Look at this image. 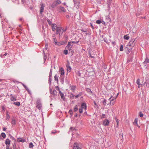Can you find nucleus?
<instances>
[{
  "instance_id": "nucleus-1",
  "label": "nucleus",
  "mask_w": 149,
  "mask_h": 149,
  "mask_svg": "<svg viewBox=\"0 0 149 149\" xmlns=\"http://www.w3.org/2000/svg\"><path fill=\"white\" fill-rule=\"evenodd\" d=\"M82 144L80 142H75L73 145V149H81L82 148Z\"/></svg>"
},
{
  "instance_id": "nucleus-2",
  "label": "nucleus",
  "mask_w": 149,
  "mask_h": 149,
  "mask_svg": "<svg viewBox=\"0 0 149 149\" xmlns=\"http://www.w3.org/2000/svg\"><path fill=\"white\" fill-rule=\"evenodd\" d=\"M36 107L38 109L40 110L42 108V104L41 100L38 99L36 102Z\"/></svg>"
},
{
  "instance_id": "nucleus-3",
  "label": "nucleus",
  "mask_w": 149,
  "mask_h": 149,
  "mask_svg": "<svg viewBox=\"0 0 149 149\" xmlns=\"http://www.w3.org/2000/svg\"><path fill=\"white\" fill-rule=\"evenodd\" d=\"M136 39V38H135V39L133 38V39H131L130 41L129 42L128 44V45H127L128 46H129V47H133L135 45L136 43L135 42Z\"/></svg>"
},
{
  "instance_id": "nucleus-4",
  "label": "nucleus",
  "mask_w": 149,
  "mask_h": 149,
  "mask_svg": "<svg viewBox=\"0 0 149 149\" xmlns=\"http://www.w3.org/2000/svg\"><path fill=\"white\" fill-rule=\"evenodd\" d=\"M52 69L51 68L50 71L49 72V80H48V83L49 84V86H50L51 85V81H52Z\"/></svg>"
},
{
  "instance_id": "nucleus-5",
  "label": "nucleus",
  "mask_w": 149,
  "mask_h": 149,
  "mask_svg": "<svg viewBox=\"0 0 149 149\" xmlns=\"http://www.w3.org/2000/svg\"><path fill=\"white\" fill-rule=\"evenodd\" d=\"M77 131V130L75 129V128L71 127L69 129V131L68 132L69 134H70V133H71L72 136L74 134V133Z\"/></svg>"
},
{
  "instance_id": "nucleus-6",
  "label": "nucleus",
  "mask_w": 149,
  "mask_h": 149,
  "mask_svg": "<svg viewBox=\"0 0 149 149\" xmlns=\"http://www.w3.org/2000/svg\"><path fill=\"white\" fill-rule=\"evenodd\" d=\"M71 42H68L67 45L65 47V49H68L69 51H70L72 49V47L73 46V44H71Z\"/></svg>"
},
{
  "instance_id": "nucleus-7",
  "label": "nucleus",
  "mask_w": 149,
  "mask_h": 149,
  "mask_svg": "<svg viewBox=\"0 0 149 149\" xmlns=\"http://www.w3.org/2000/svg\"><path fill=\"white\" fill-rule=\"evenodd\" d=\"M74 3V6L77 9L80 8L79 0H72Z\"/></svg>"
},
{
  "instance_id": "nucleus-8",
  "label": "nucleus",
  "mask_w": 149,
  "mask_h": 149,
  "mask_svg": "<svg viewBox=\"0 0 149 149\" xmlns=\"http://www.w3.org/2000/svg\"><path fill=\"white\" fill-rule=\"evenodd\" d=\"M66 66L67 68V71L69 72H70L72 68L71 66H70V62L68 61H67V63L66 64Z\"/></svg>"
},
{
  "instance_id": "nucleus-9",
  "label": "nucleus",
  "mask_w": 149,
  "mask_h": 149,
  "mask_svg": "<svg viewBox=\"0 0 149 149\" xmlns=\"http://www.w3.org/2000/svg\"><path fill=\"white\" fill-rule=\"evenodd\" d=\"M110 121L109 120L105 119L103 122V125L104 126H108L109 125Z\"/></svg>"
},
{
  "instance_id": "nucleus-10",
  "label": "nucleus",
  "mask_w": 149,
  "mask_h": 149,
  "mask_svg": "<svg viewBox=\"0 0 149 149\" xmlns=\"http://www.w3.org/2000/svg\"><path fill=\"white\" fill-rule=\"evenodd\" d=\"M67 42V41H61L59 42H58L56 45H57L58 46L64 45L66 44Z\"/></svg>"
},
{
  "instance_id": "nucleus-11",
  "label": "nucleus",
  "mask_w": 149,
  "mask_h": 149,
  "mask_svg": "<svg viewBox=\"0 0 149 149\" xmlns=\"http://www.w3.org/2000/svg\"><path fill=\"white\" fill-rule=\"evenodd\" d=\"M69 88H70V90L71 91H72V92H74L76 90V86L71 85L70 84Z\"/></svg>"
},
{
  "instance_id": "nucleus-12",
  "label": "nucleus",
  "mask_w": 149,
  "mask_h": 149,
  "mask_svg": "<svg viewBox=\"0 0 149 149\" xmlns=\"http://www.w3.org/2000/svg\"><path fill=\"white\" fill-rule=\"evenodd\" d=\"M81 108L84 109L85 111H86L87 109V107L86 104L85 102L81 103Z\"/></svg>"
},
{
  "instance_id": "nucleus-13",
  "label": "nucleus",
  "mask_w": 149,
  "mask_h": 149,
  "mask_svg": "<svg viewBox=\"0 0 149 149\" xmlns=\"http://www.w3.org/2000/svg\"><path fill=\"white\" fill-rule=\"evenodd\" d=\"M5 143L6 146H10V141L8 138L6 139L5 141Z\"/></svg>"
},
{
  "instance_id": "nucleus-14",
  "label": "nucleus",
  "mask_w": 149,
  "mask_h": 149,
  "mask_svg": "<svg viewBox=\"0 0 149 149\" xmlns=\"http://www.w3.org/2000/svg\"><path fill=\"white\" fill-rule=\"evenodd\" d=\"M59 72L60 73L61 76H63L65 74V72L64 69L63 67H61L60 68Z\"/></svg>"
},
{
  "instance_id": "nucleus-15",
  "label": "nucleus",
  "mask_w": 149,
  "mask_h": 149,
  "mask_svg": "<svg viewBox=\"0 0 149 149\" xmlns=\"http://www.w3.org/2000/svg\"><path fill=\"white\" fill-rule=\"evenodd\" d=\"M111 1L112 0H107V4L108 5V9H110L111 8L110 6H111Z\"/></svg>"
},
{
  "instance_id": "nucleus-16",
  "label": "nucleus",
  "mask_w": 149,
  "mask_h": 149,
  "mask_svg": "<svg viewBox=\"0 0 149 149\" xmlns=\"http://www.w3.org/2000/svg\"><path fill=\"white\" fill-rule=\"evenodd\" d=\"M17 141L19 142H22V143L26 141L25 139L20 137L18 138L17 139Z\"/></svg>"
},
{
  "instance_id": "nucleus-17",
  "label": "nucleus",
  "mask_w": 149,
  "mask_h": 149,
  "mask_svg": "<svg viewBox=\"0 0 149 149\" xmlns=\"http://www.w3.org/2000/svg\"><path fill=\"white\" fill-rule=\"evenodd\" d=\"M59 80L62 84H63L64 82V77L62 76H60L59 77Z\"/></svg>"
},
{
  "instance_id": "nucleus-18",
  "label": "nucleus",
  "mask_w": 149,
  "mask_h": 149,
  "mask_svg": "<svg viewBox=\"0 0 149 149\" xmlns=\"http://www.w3.org/2000/svg\"><path fill=\"white\" fill-rule=\"evenodd\" d=\"M106 19L108 23L111 22V19L109 15L106 16Z\"/></svg>"
},
{
  "instance_id": "nucleus-19",
  "label": "nucleus",
  "mask_w": 149,
  "mask_h": 149,
  "mask_svg": "<svg viewBox=\"0 0 149 149\" xmlns=\"http://www.w3.org/2000/svg\"><path fill=\"white\" fill-rule=\"evenodd\" d=\"M58 30H59V36H61L62 35L63 32H62V27H58Z\"/></svg>"
},
{
  "instance_id": "nucleus-20",
  "label": "nucleus",
  "mask_w": 149,
  "mask_h": 149,
  "mask_svg": "<svg viewBox=\"0 0 149 149\" xmlns=\"http://www.w3.org/2000/svg\"><path fill=\"white\" fill-rule=\"evenodd\" d=\"M146 84V86L148 87H149V79H147L146 81L143 84V85Z\"/></svg>"
},
{
  "instance_id": "nucleus-21",
  "label": "nucleus",
  "mask_w": 149,
  "mask_h": 149,
  "mask_svg": "<svg viewBox=\"0 0 149 149\" xmlns=\"http://www.w3.org/2000/svg\"><path fill=\"white\" fill-rule=\"evenodd\" d=\"M148 63H149V58H148L147 56L146 57L145 60L143 62V63L146 65V64Z\"/></svg>"
},
{
  "instance_id": "nucleus-22",
  "label": "nucleus",
  "mask_w": 149,
  "mask_h": 149,
  "mask_svg": "<svg viewBox=\"0 0 149 149\" xmlns=\"http://www.w3.org/2000/svg\"><path fill=\"white\" fill-rule=\"evenodd\" d=\"M52 26V30L53 31H55L56 29H57V25L55 24H53Z\"/></svg>"
},
{
  "instance_id": "nucleus-23",
  "label": "nucleus",
  "mask_w": 149,
  "mask_h": 149,
  "mask_svg": "<svg viewBox=\"0 0 149 149\" xmlns=\"http://www.w3.org/2000/svg\"><path fill=\"white\" fill-rule=\"evenodd\" d=\"M11 124L12 126H14L16 125V122L15 119L14 118H13L12 119Z\"/></svg>"
},
{
  "instance_id": "nucleus-24",
  "label": "nucleus",
  "mask_w": 149,
  "mask_h": 149,
  "mask_svg": "<svg viewBox=\"0 0 149 149\" xmlns=\"http://www.w3.org/2000/svg\"><path fill=\"white\" fill-rule=\"evenodd\" d=\"M59 93L60 94V96L61 97V99L64 100L65 99V97L64 96L63 93L61 91H59Z\"/></svg>"
},
{
  "instance_id": "nucleus-25",
  "label": "nucleus",
  "mask_w": 149,
  "mask_h": 149,
  "mask_svg": "<svg viewBox=\"0 0 149 149\" xmlns=\"http://www.w3.org/2000/svg\"><path fill=\"white\" fill-rule=\"evenodd\" d=\"M10 96H11V97L10 98V100L13 102H14L17 100L16 98L14 97L13 96V94H11L10 95Z\"/></svg>"
},
{
  "instance_id": "nucleus-26",
  "label": "nucleus",
  "mask_w": 149,
  "mask_h": 149,
  "mask_svg": "<svg viewBox=\"0 0 149 149\" xmlns=\"http://www.w3.org/2000/svg\"><path fill=\"white\" fill-rule=\"evenodd\" d=\"M116 99V97H113L111 99V98H110L109 99V100L110 101V103H112V101H115V100Z\"/></svg>"
},
{
  "instance_id": "nucleus-27",
  "label": "nucleus",
  "mask_w": 149,
  "mask_h": 149,
  "mask_svg": "<svg viewBox=\"0 0 149 149\" xmlns=\"http://www.w3.org/2000/svg\"><path fill=\"white\" fill-rule=\"evenodd\" d=\"M58 5L56 4V3L54 2L51 5V7L52 8H55Z\"/></svg>"
},
{
  "instance_id": "nucleus-28",
  "label": "nucleus",
  "mask_w": 149,
  "mask_h": 149,
  "mask_svg": "<svg viewBox=\"0 0 149 149\" xmlns=\"http://www.w3.org/2000/svg\"><path fill=\"white\" fill-rule=\"evenodd\" d=\"M133 47L128 46L127 45L125 48H127L128 50V53H129L131 50V49Z\"/></svg>"
},
{
  "instance_id": "nucleus-29",
  "label": "nucleus",
  "mask_w": 149,
  "mask_h": 149,
  "mask_svg": "<svg viewBox=\"0 0 149 149\" xmlns=\"http://www.w3.org/2000/svg\"><path fill=\"white\" fill-rule=\"evenodd\" d=\"M138 121V120L137 118H136L134 120L133 123V125H138V123H137Z\"/></svg>"
},
{
  "instance_id": "nucleus-30",
  "label": "nucleus",
  "mask_w": 149,
  "mask_h": 149,
  "mask_svg": "<svg viewBox=\"0 0 149 149\" xmlns=\"http://www.w3.org/2000/svg\"><path fill=\"white\" fill-rule=\"evenodd\" d=\"M53 43L56 45H57L58 42L57 41V39L56 38H54L53 39Z\"/></svg>"
},
{
  "instance_id": "nucleus-31",
  "label": "nucleus",
  "mask_w": 149,
  "mask_h": 149,
  "mask_svg": "<svg viewBox=\"0 0 149 149\" xmlns=\"http://www.w3.org/2000/svg\"><path fill=\"white\" fill-rule=\"evenodd\" d=\"M45 6V4L44 3H41L40 4V9H44V7Z\"/></svg>"
},
{
  "instance_id": "nucleus-32",
  "label": "nucleus",
  "mask_w": 149,
  "mask_h": 149,
  "mask_svg": "<svg viewBox=\"0 0 149 149\" xmlns=\"http://www.w3.org/2000/svg\"><path fill=\"white\" fill-rule=\"evenodd\" d=\"M6 120H10V117L9 115V114L8 112H7L6 113Z\"/></svg>"
},
{
  "instance_id": "nucleus-33",
  "label": "nucleus",
  "mask_w": 149,
  "mask_h": 149,
  "mask_svg": "<svg viewBox=\"0 0 149 149\" xmlns=\"http://www.w3.org/2000/svg\"><path fill=\"white\" fill-rule=\"evenodd\" d=\"M13 103V104H14L16 105V106H19L20 105V102H14L13 103Z\"/></svg>"
},
{
  "instance_id": "nucleus-34",
  "label": "nucleus",
  "mask_w": 149,
  "mask_h": 149,
  "mask_svg": "<svg viewBox=\"0 0 149 149\" xmlns=\"http://www.w3.org/2000/svg\"><path fill=\"white\" fill-rule=\"evenodd\" d=\"M54 2L58 5L60 4L61 3V1L60 0H56Z\"/></svg>"
},
{
  "instance_id": "nucleus-35",
  "label": "nucleus",
  "mask_w": 149,
  "mask_h": 149,
  "mask_svg": "<svg viewBox=\"0 0 149 149\" xmlns=\"http://www.w3.org/2000/svg\"><path fill=\"white\" fill-rule=\"evenodd\" d=\"M124 38L125 39L128 40L129 39L130 37L128 35H126L124 36Z\"/></svg>"
},
{
  "instance_id": "nucleus-36",
  "label": "nucleus",
  "mask_w": 149,
  "mask_h": 149,
  "mask_svg": "<svg viewBox=\"0 0 149 149\" xmlns=\"http://www.w3.org/2000/svg\"><path fill=\"white\" fill-rule=\"evenodd\" d=\"M78 110V106L77 105H76L74 107V112H76Z\"/></svg>"
},
{
  "instance_id": "nucleus-37",
  "label": "nucleus",
  "mask_w": 149,
  "mask_h": 149,
  "mask_svg": "<svg viewBox=\"0 0 149 149\" xmlns=\"http://www.w3.org/2000/svg\"><path fill=\"white\" fill-rule=\"evenodd\" d=\"M54 80L55 81H57V83H58V77L56 75L54 77Z\"/></svg>"
},
{
  "instance_id": "nucleus-38",
  "label": "nucleus",
  "mask_w": 149,
  "mask_h": 149,
  "mask_svg": "<svg viewBox=\"0 0 149 149\" xmlns=\"http://www.w3.org/2000/svg\"><path fill=\"white\" fill-rule=\"evenodd\" d=\"M86 91L88 93H92V92L91 91V89L88 88H86Z\"/></svg>"
},
{
  "instance_id": "nucleus-39",
  "label": "nucleus",
  "mask_w": 149,
  "mask_h": 149,
  "mask_svg": "<svg viewBox=\"0 0 149 149\" xmlns=\"http://www.w3.org/2000/svg\"><path fill=\"white\" fill-rule=\"evenodd\" d=\"M52 94L54 95V97L56 95H57V91L55 89L53 90V91Z\"/></svg>"
},
{
  "instance_id": "nucleus-40",
  "label": "nucleus",
  "mask_w": 149,
  "mask_h": 149,
  "mask_svg": "<svg viewBox=\"0 0 149 149\" xmlns=\"http://www.w3.org/2000/svg\"><path fill=\"white\" fill-rule=\"evenodd\" d=\"M7 54V53H5V54L2 53L0 55V56L2 58H3V57L6 56Z\"/></svg>"
},
{
  "instance_id": "nucleus-41",
  "label": "nucleus",
  "mask_w": 149,
  "mask_h": 149,
  "mask_svg": "<svg viewBox=\"0 0 149 149\" xmlns=\"http://www.w3.org/2000/svg\"><path fill=\"white\" fill-rule=\"evenodd\" d=\"M1 136L4 139L6 138V135L5 133L4 132H2L1 134Z\"/></svg>"
},
{
  "instance_id": "nucleus-42",
  "label": "nucleus",
  "mask_w": 149,
  "mask_h": 149,
  "mask_svg": "<svg viewBox=\"0 0 149 149\" xmlns=\"http://www.w3.org/2000/svg\"><path fill=\"white\" fill-rule=\"evenodd\" d=\"M100 117L101 119H102L103 118H106V116L105 114L102 113V115H101L100 116Z\"/></svg>"
},
{
  "instance_id": "nucleus-43",
  "label": "nucleus",
  "mask_w": 149,
  "mask_h": 149,
  "mask_svg": "<svg viewBox=\"0 0 149 149\" xmlns=\"http://www.w3.org/2000/svg\"><path fill=\"white\" fill-rule=\"evenodd\" d=\"M33 145L32 142H31L29 143V148H33Z\"/></svg>"
},
{
  "instance_id": "nucleus-44",
  "label": "nucleus",
  "mask_w": 149,
  "mask_h": 149,
  "mask_svg": "<svg viewBox=\"0 0 149 149\" xmlns=\"http://www.w3.org/2000/svg\"><path fill=\"white\" fill-rule=\"evenodd\" d=\"M47 21V22L49 25H50L52 24V22L50 19H48Z\"/></svg>"
},
{
  "instance_id": "nucleus-45",
  "label": "nucleus",
  "mask_w": 149,
  "mask_h": 149,
  "mask_svg": "<svg viewBox=\"0 0 149 149\" xmlns=\"http://www.w3.org/2000/svg\"><path fill=\"white\" fill-rule=\"evenodd\" d=\"M63 53L65 55H67L68 53V51L67 49H65L63 51Z\"/></svg>"
},
{
  "instance_id": "nucleus-46",
  "label": "nucleus",
  "mask_w": 149,
  "mask_h": 149,
  "mask_svg": "<svg viewBox=\"0 0 149 149\" xmlns=\"http://www.w3.org/2000/svg\"><path fill=\"white\" fill-rule=\"evenodd\" d=\"M139 116L141 118H142L143 117V113H142V112L141 111H140L139 112Z\"/></svg>"
},
{
  "instance_id": "nucleus-47",
  "label": "nucleus",
  "mask_w": 149,
  "mask_h": 149,
  "mask_svg": "<svg viewBox=\"0 0 149 149\" xmlns=\"http://www.w3.org/2000/svg\"><path fill=\"white\" fill-rule=\"evenodd\" d=\"M74 97H75V95L71 93V95H70V98H71L72 99H73Z\"/></svg>"
},
{
  "instance_id": "nucleus-48",
  "label": "nucleus",
  "mask_w": 149,
  "mask_h": 149,
  "mask_svg": "<svg viewBox=\"0 0 149 149\" xmlns=\"http://www.w3.org/2000/svg\"><path fill=\"white\" fill-rule=\"evenodd\" d=\"M81 30L83 32H86L87 31V29H82Z\"/></svg>"
},
{
  "instance_id": "nucleus-49",
  "label": "nucleus",
  "mask_w": 149,
  "mask_h": 149,
  "mask_svg": "<svg viewBox=\"0 0 149 149\" xmlns=\"http://www.w3.org/2000/svg\"><path fill=\"white\" fill-rule=\"evenodd\" d=\"M69 113L70 114V115L72 116L73 114V111L72 109H70L69 110Z\"/></svg>"
},
{
  "instance_id": "nucleus-50",
  "label": "nucleus",
  "mask_w": 149,
  "mask_h": 149,
  "mask_svg": "<svg viewBox=\"0 0 149 149\" xmlns=\"http://www.w3.org/2000/svg\"><path fill=\"white\" fill-rule=\"evenodd\" d=\"M102 102L104 106H106V101L105 99H104V100Z\"/></svg>"
},
{
  "instance_id": "nucleus-51",
  "label": "nucleus",
  "mask_w": 149,
  "mask_h": 149,
  "mask_svg": "<svg viewBox=\"0 0 149 149\" xmlns=\"http://www.w3.org/2000/svg\"><path fill=\"white\" fill-rule=\"evenodd\" d=\"M104 40L105 42L108 44L109 43L108 42V40L107 38L104 37Z\"/></svg>"
},
{
  "instance_id": "nucleus-52",
  "label": "nucleus",
  "mask_w": 149,
  "mask_h": 149,
  "mask_svg": "<svg viewBox=\"0 0 149 149\" xmlns=\"http://www.w3.org/2000/svg\"><path fill=\"white\" fill-rule=\"evenodd\" d=\"M120 51H123V48L122 45H121L120 48Z\"/></svg>"
},
{
  "instance_id": "nucleus-53",
  "label": "nucleus",
  "mask_w": 149,
  "mask_h": 149,
  "mask_svg": "<svg viewBox=\"0 0 149 149\" xmlns=\"http://www.w3.org/2000/svg\"><path fill=\"white\" fill-rule=\"evenodd\" d=\"M116 120L117 123V127H118V126L119 121L116 118Z\"/></svg>"
},
{
  "instance_id": "nucleus-54",
  "label": "nucleus",
  "mask_w": 149,
  "mask_h": 149,
  "mask_svg": "<svg viewBox=\"0 0 149 149\" xmlns=\"http://www.w3.org/2000/svg\"><path fill=\"white\" fill-rule=\"evenodd\" d=\"M47 58V55L46 54L45 55H44L43 59L44 61V63H45V61L46 60Z\"/></svg>"
},
{
  "instance_id": "nucleus-55",
  "label": "nucleus",
  "mask_w": 149,
  "mask_h": 149,
  "mask_svg": "<svg viewBox=\"0 0 149 149\" xmlns=\"http://www.w3.org/2000/svg\"><path fill=\"white\" fill-rule=\"evenodd\" d=\"M140 81L139 79H138L136 81V83L138 85L141 84L140 82Z\"/></svg>"
},
{
  "instance_id": "nucleus-56",
  "label": "nucleus",
  "mask_w": 149,
  "mask_h": 149,
  "mask_svg": "<svg viewBox=\"0 0 149 149\" xmlns=\"http://www.w3.org/2000/svg\"><path fill=\"white\" fill-rule=\"evenodd\" d=\"M67 30V27L66 26L65 29H63L62 28V32H65Z\"/></svg>"
},
{
  "instance_id": "nucleus-57",
  "label": "nucleus",
  "mask_w": 149,
  "mask_h": 149,
  "mask_svg": "<svg viewBox=\"0 0 149 149\" xmlns=\"http://www.w3.org/2000/svg\"><path fill=\"white\" fill-rule=\"evenodd\" d=\"M102 22L100 20H97L96 21V23L97 24H100Z\"/></svg>"
},
{
  "instance_id": "nucleus-58",
  "label": "nucleus",
  "mask_w": 149,
  "mask_h": 149,
  "mask_svg": "<svg viewBox=\"0 0 149 149\" xmlns=\"http://www.w3.org/2000/svg\"><path fill=\"white\" fill-rule=\"evenodd\" d=\"M83 109L82 108H81L79 109V112L80 113H82V112H83Z\"/></svg>"
},
{
  "instance_id": "nucleus-59",
  "label": "nucleus",
  "mask_w": 149,
  "mask_h": 149,
  "mask_svg": "<svg viewBox=\"0 0 149 149\" xmlns=\"http://www.w3.org/2000/svg\"><path fill=\"white\" fill-rule=\"evenodd\" d=\"M71 42L72 43L77 44L79 43V41H76H76H71Z\"/></svg>"
},
{
  "instance_id": "nucleus-60",
  "label": "nucleus",
  "mask_w": 149,
  "mask_h": 149,
  "mask_svg": "<svg viewBox=\"0 0 149 149\" xmlns=\"http://www.w3.org/2000/svg\"><path fill=\"white\" fill-rule=\"evenodd\" d=\"M1 109H2V111L4 112L5 111V108L4 106H2L1 107Z\"/></svg>"
},
{
  "instance_id": "nucleus-61",
  "label": "nucleus",
  "mask_w": 149,
  "mask_h": 149,
  "mask_svg": "<svg viewBox=\"0 0 149 149\" xmlns=\"http://www.w3.org/2000/svg\"><path fill=\"white\" fill-rule=\"evenodd\" d=\"M13 149H16V146L15 143L13 145Z\"/></svg>"
},
{
  "instance_id": "nucleus-62",
  "label": "nucleus",
  "mask_w": 149,
  "mask_h": 149,
  "mask_svg": "<svg viewBox=\"0 0 149 149\" xmlns=\"http://www.w3.org/2000/svg\"><path fill=\"white\" fill-rule=\"evenodd\" d=\"M59 30H58V27L57 28V29H56V35H57V34H59Z\"/></svg>"
},
{
  "instance_id": "nucleus-63",
  "label": "nucleus",
  "mask_w": 149,
  "mask_h": 149,
  "mask_svg": "<svg viewBox=\"0 0 149 149\" xmlns=\"http://www.w3.org/2000/svg\"><path fill=\"white\" fill-rule=\"evenodd\" d=\"M10 138L12 139L13 140L16 141V139L12 135L10 136Z\"/></svg>"
},
{
  "instance_id": "nucleus-64",
  "label": "nucleus",
  "mask_w": 149,
  "mask_h": 149,
  "mask_svg": "<svg viewBox=\"0 0 149 149\" xmlns=\"http://www.w3.org/2000/svg\"><path fill=\"white\" fill-rule=\"evenodd\" d=\"M111 43L113 46L115 45H116V42L115 41H112Z\"/></svg>"
}]
</instances>
